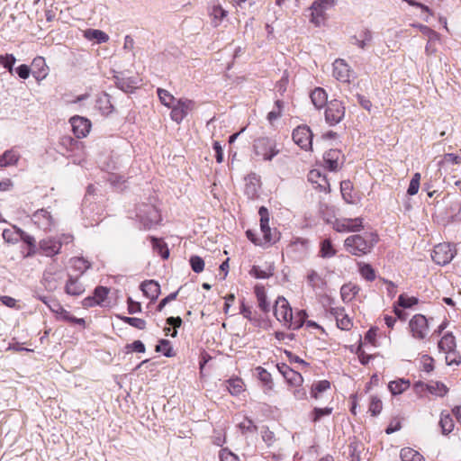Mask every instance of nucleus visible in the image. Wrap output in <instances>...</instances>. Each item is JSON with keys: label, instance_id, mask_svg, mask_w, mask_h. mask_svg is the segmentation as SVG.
Wrapping results in <instances>:
<instances>
[{"label": "nucleus", "instance_id": "1", "mask_svg": "<svg viewBox=\"0 0 461 461\" xmlns=\"http://www.w3.org/2000/svg\"><path fill=\"white\" fill-rule=\"evenodd\" d=\"M377 241L378 236L375 233L364 232L348 236L344 240V247L346 251L351 255L361 257L370 253Z\"/></svg>", "mask_w": 461, "mask_h": 461}, {"label": "nucleus", "instance_id": "2", "mask_svg": "<svg viewBox=\"0 0 461 461\" xmlns=\"http://www.w3.org/2000/svg\"><path fill=\"white\" fill-rule=\"evenodd\" d=\"M136 217L144 229L152 228L161 220L158 210L149 203H142L139 205L136 211Z\"/></svg>", "mask_w": 461, "mask_h": 461}, {"label": "nucleus", "instance_id": "3", "mask_svg": "<svg viewBox=\"0 0 461 461\" xmlns=\"http://www.w3.org/2000/svg\"><path fill=\"white\" fill-rule=\"evenodd\" d=\"M32 221L37 228L43 231H51L57 225V219L52 215L50 208H42L34 212Z\"/></svg>", "mask_w": 461, "mask_h": 461}, {"label": "nucleus", "instance_id": "4", "mask_svg": "<svg viewBox=\"0 0 461 461\" xmlns=\"http://www.w3.org/2000/svg\"><path fill=\"white\" fill-rule=\"evenodd\" d=\"M336 0H314L310 6L311 23L315 26H321L326 19V11L335 5Z\"/></svg>", "mask_w": 461, "mask_h": 461}, {"label": "nucleus", "instance_id": "5", "mask_svg": "<svg viewBox=\"0 0 461 461\" xmlns=\"http://www.w3.org/2000/svg\"><path fill=\"white\" fill-rule=\"evenodd\" d=\"M254 149L258 156H261L264 160L267 161L272 160L279 152V150L276 149V141L267 137L256 140Z\"/></svg>", "mask_w": 461, "mask_h": 461}, {"label": "nucleus", "instance_id": "6", "mask_svg": "<svg viewBox=\"0 0 461 461\" xmlns=\"http://www.w3.org/2000/svg\"><path fill=\"white\" fill-rule=\"evenodd\" d=\"M456 249L449 243H440L435 246L431 258L433 261L440 266L448 264L455 257Z\"/></svg>", "mask_w": 461, "mask_h": 461}, {"label": "nucleus", "instance_id": "7", "mask_svg": "<svg viewBox=\"0 0 461 461\" xmlns=\"http://www.w3.org/2000/svg\"><path fill=\"white\" fill-rule=\"evenodd\" d=\"M345 116V106L337 99L327 104L325 110V120L330 125L339 123Z\"/></svg>", "mask_w": 461, "mask_h": 461}, {"label": "nucleus", "instance_id": "8", "mask_svg": "<svg viewBox=\"0 0 461 461\" xmlns=\"http://www.w3.org/2000/svg\"><path fill=\"white\" fill-rule=\"evenodd\" d=\"M409 329L414 339H424L429 332L428 319L422 314H415L409 321Z\"/></svg>", "mask_w": 461, "mask_h": 461}, {"label": "nucleus", "instance_id": "9", "mask_svg": "<svg viewBox=\"0 0 461 461\" xmlns=\"http://www.w3.org/2000/svg\"><path fill=\"white\" fill-rule=\"evenodd\" d=\"M260 216V230L263 234L264 243H275L278 239L276 230H272L269 227V215L266 207L262 206L258 211Z\"/></svg>", "mask_w": 461, "mask_h": 461}, {"label": "nucleus", "instance_id": "10", "mask_svg": "<svg viewBox=\"0 0 461 461\" xmlns=\"http://www.w3.org/2000/svg\"><path fill=\"white\" fill-rule=\"evenodd\" d=\"M363 227L361 218H341L336 219L333 222V229L337 232H355L359 231Z\"/></svg>", "mask_w": 461, "mask_h": 461}, {"label": "nucleus", "instance_id": "11", "mask_svg": "<svg viewBox=\"0 0 461 461\" xmlns=\"http://www.w3.org/2000/svg\"><path fill=\"white\" fill-rule=\"evenodd\" d=\"M293 140L303 149L308 150L312 148V133L308 126H298L293 131Z\"/></svg>", "mask_w": 461, "mask_h": 461}, {"label": "nucleus", "instance_id": "12", "mask_svg": "<svg viewBox=\"0 0 461 461\" xmlns=\"http://www.w3.org/2000/svg\"><path fill=\"white\" fill-rule=\"evenodd\" d=\"M274 314L279 321H283L285 324H288L289 321L293 319V311L289 305L287 300L279 296L274 306Z\"/></svg>", "mask_w": 461, "mask_h": 461}, {"label": "nucleus", "instance_id": "13", "mask_svg": "<svg viewBox=\"0 0 461 461\" xmlns=\"http://www.w3.org/2000/svg\"><path fill=\"white\" fill-rule=\"evenodd\" d=\"M192 107L193 102L191 100L178 99L176 103L171 107V119L174 122L180 123L186 117Z\"/></svg>", "mask_w": 461, "mask_h": 461}, {"label": "nucleus", "instance_id": "14", "mask_svg": "<svg viewBox=\"0 0 461 461\" xmlns=\"http://www.w3.org/2000/svg\"><path fill=\"white\" fill-rule=\"evenodd\" d=\"M69 122L72 127V131L78 139L85 138L90 131L91 122L78 115L70 118Z\"/></svg>", "mask_w": 461, "mask_h": 461}, {"label": "nucleus", "instance_id": "15", "mask_svg": "<svg viewBox=\"0 0 461 461\" xmlns=\"http://www.w3.org/2000/svg\"><path fill=\"white\" fill-rule=\"evenodd\" d=\"M333 76L340 82L349 83L353 71L344 59H338L333 63Z\"/></svg>", "mask_w": 461, "mask_h": 461}, {"label": "nucleus", "instance_id": "16", "mask_svg": "<svg viewBox=\"0 0 461 461\" xmlns=\"http://www.w3.org/2000/svg\"><path fill=\"white\" fill-rule=\"evenodd\" d=\"M40 250L46 257H53L59 253L61 249V241L54 238H46L39 243Z\"/></svg>", "mask_w": 461, "mask_h": 461}, {"label": "nucleus", "instance_id": "17", "mask_svg": "<svg viewBox=\"0 0 461 461\" xmlns=\"http://www.w3.org/2000/svg\"><path fill=\"white\" fill-rule=\"evenodd\" d=\"M341 152L337 149H331L324 153L323 160L325 167L330 171H336L339 167Z\"/></svg>", "mask_w": 461, "mask_h": 461}, {"label": "nucleus", "instance_id": "18", "mask_svg": "<svg viewBox=\"0 0 461 461\" xmlns=\"http://www.w3.org/2000/svg\"><path fill=\"white\" fill-rule=\"evenodd\" d=\"M32 76L37 81L43 80L48 76V67L45 59L42 57H36L33 59L32 63Z\"/></svg>", "mask_w": 461, "mask_h": 461}, {"label": "nucleus", "instance_id": "19", "mask_svg": "<svg viewBox=\"0 0 461 461\" xmlns=\"http://www.w3.org/2000/svg\"><path fill=\"white\" fill-rule=\"evenodd\" d=\"M373 35L372 32L368 29L361 31L357 35H354L350 38V43L356 45L361 50H366L372 41Z\"/></svg>", "mask_w": 461, "mask_h": 461}, {"label": "nucleus", "instance_id": "20", "mask_svg": "<svg viewBox=\"0 0 461 461\" xmlns=\"http://www.w3.org/2000/svg\"><path fill=\"white\" fill-rule=\"evenodd\" d=\"M140 289L144 295L151 301H155L160 294V285L155 280H146L141 283Z\"/></svg>", "mask_w": 461, "mask_h": 461}, {"label": "nucleus", "instance_id": "21", "mask_svg": "<svg viewBox=\"0 0 461 461\" xmlns=\"http://www.w3.org/2000/svg\"><path fill=\"white\" fill-rule=\"evenodd\" d=\"M306 281L308 285L312 287L313 290L323 291L327 285V282L324 279V277H322L313 269L308 271V274L306 276Z\"/></svg>", "mask_w": 461, "mask_h": 461}, {"label": "nucleus", "instance_id": "22", "mask_svg": "<svg viewBox=\"0 0 461 461\" xmlns=\"http://www.w3.org/2000/svg\"><path fill=\"white\" fill-rule=\"evenodd\" d=\"M65 292L69 295L79 296L85 292V286L78 278L69 276L65 285Z\"/></svg>", "mask_w": 461, "mask_h": 461}, {"label": "nucleus", "instance_id": "23", "mask_svg": "<svg viewBox=\"0 0 461 461\" xmlns=\"http://www.w3.org/2000/svg\"><path fill=\"white\" fill-rule=\"evenodd\" d=\"M20 158V154L14 149L5 150L0 156V167H7L17 164Z\"/></svg>", "mask_w": 461, "mask_h": 461}, {"label": "nucleus", "instance_id": "24", "mask_svg": "<svg viewBox=\"0 0 461 461\" xmlns=\"http://www.w3.org/2000/svg\"><path fill=\"white\" fill-rule=\"evenodd\" d=\"M61 277L51 272L43 274L42 284L47 291H55L60 284Z\"/></svg>", "mask_w": 461, "mask_h": 461}, {"label": "nucleus", "instance_id": "25", "mask_svg": "<svg viewBox=\"0 0 461 461\" xmlns=\"http://www.w3.org/2000/svg\"><path fill=\"white\" fill-rule=\"evenodd\" d=\"M84 36L88 41H95L96 43H105L109 41L107 33L97 29H87L84 32Z\"/></svg>", "mask_w": 461, "mask_h": 461}, {"label": "nucleus", "instance_id": "26", "mask_svg": "<svg viewBox=\"0 0 461 461\" xmlns=\"http://www.w3.org/2000/svg\"><path fill=\"white\" fill-rule=\"evenodd\" d=\"M246 181L247 182H246L244 192L249 198L253 199L256 196H258V188H259L258 179L257 176L254 174V175L249 176V177L246 178Z\"/></svg>", "mask_w": 461, "mask_h": 461}, {"label": "nucleus", "instance_id": "27", "mask_svg": "<svg viewBox=\"0 0 461 461\" xmlns=\"http://www.w3.org/2000/svg\"><path fill=\"white\" fill-rule=\"evenodd\" d=\"M115 84L118 88L123 92H131L137 87V80L134 77H124L122 76H115Z\"/></svg>", "mask_w": 461, "mask_h": 461}, {"label": "nucleus", "instance_id": "28", "mask_svg": "<svg viewBox=\"0 0 461 461\" xmlns=\"http://www.w3.org/2000/svg\"><path fill=\"white\" fill-rule=\"evenodd\" d=\"M438 348L445 353L454 351L456 348V339L451 332L446 333L438 341Z\"/></svg>", "mask_w": 461, "mask_h": 461}, {"label": "nucleus", "instance_id": "29", "mask_svg": "<svg viewBox=\"0 0 461 461\" xmlns=\"http://www.w3.org/2000/svg\"><path fill=\"white\" fill-rule=\"evenodd\" d=\"M310 97H311V100H312L313 105L317 109H321V107H323L325 104H328L327 103V94L324 91V89H322L321 87L315 88L311 93Z\"/></svg>", "mask_w": 461, "mask_h": 461}, {"label": "nucleus", "instance_id": "30", "mask_svg": "<svg viewBox=\"0 0 461 461\" xmlns=\"http://www.w3.org/2000/svg\"><path fill=\"white\" fill-rule=\"evenodd\" d=\"M256 371L259 381L265 387V392L271 391L274 385L271 374L261 366L257 367Z\"/></svg>", "mask_w": 461, "mask_h": 461}, {"label": "nucleus", "instance_id": "31", "mask_svg": "<svg viewBox=\"0 0 461 461\" xmlns=\"http://www.w3.org/2000/svg\"><path fill=\"white\" fill-rule=\"evenodd\" d=\"M343 312V309H336L334 312L337 325L341 330H348L352 327V321L348 315L344 314Z\"/></svg>", "mask_w": 461, "mask_h": 461}, {"label": "nucleus", "instance_id": "32", "mask_svg": "<svg viewBox=\"0 0 461 461\" xmlns=\"http://www.w3.org/2000/svg\"><path fill=\"white\" fill-rule=\"evenodd\" d=\"M400 456L402 461H425L421 454L411 447H403Z\"/></svg>", "mask_w": 461, "mask_h": 461}, {"label": "nucleus", "instance_id": "33", "mask_svg": "<svg viewBox=\"0 0 461 461\" xmlns=\"http://www.w3.org/2000/svg\"><path fill=\"white\" fill-rule=\"evenodd\" d=\"M410 386V382L404 379L392 381L388 384V389L393 395L401 394Z\"/></svg>", "mask_w": 461, "mask_h": 461}, {"label": "nucleus", "instance_id": "34", "mask_svg": "<svg viewBox=\"0 0 461 461\" xmlns=\"http://www.w3.org/2000/svg\"><path fill=\"white\" fill-rule=\"evenodd\" d=\"M359 288L352 284L343 285L340 288V295L344 302L351 301L358 293Z\"/></svg>", "mask_w": 461, "mask_h": 461}, {"label": "nucleus", "instance_id": "35", "mask_svg": "<svg viewBox=\"0 0 461 461\" xmlns=\"http://www.w3.org/2000/svg\"><path fill=\"white\" fill-rule=\"evenodd\" d=\"M439 425L443 434L450 433L454 429V420L450 413L441 412Z\"/></svg>", "mask_w": 461, "mask_h": 461}, {"label": "nucleus", "instance_id": "36", "mask_svg": "<svg viewBox=\"0 0 461 461\" xmlns=\"http://www.w3.org/2000/svg\"><path fill=\"white\" fill-rule=\"evenodd\" d=\"M149 239L153 249L157 251L163 258H167L169 256V250L167 247V244L162 240L156 237H150Z\"/></svg>", "mask_w": 461, "mask_h": 461}, {"label": "nucleus", "instance_id": "37", "mask_svg": "<svg viewBox=\"0 0 461 461\" xmlns=\"http://www.w3.org/2000/svg\"><path fill=\"white\" fill-rule=\"evenodd\" d=\"M70 262L72 267L79 272L80 275L91 267V263L83 257L73 258Z\"/></svg>", "mask_w": 461, "mask_h": 461}, {"label": "nucleus", "instance_id": "38", "mask_svg": "<svg viewBox=\"0 0 461 461\" xmlns=\"http://www.w3.org/2000/svg\"><path fill=\"white\" fill-rule=\"evenodd\" d=\"M255 294L258 302V307L264 312H267L270 310V305L267 302V294L263 287L256 286Z\"/></svg>", "mask_w": 461, "mask_h": 461}, {"label": "nucleus", "instance_id": "39", "mask_svg": "<svg viewBox=\"0 0 461 461\" xmlns=\"http://www.w3.org/2000/svg\"><path fill=\"white\" fill-rule=\"evenodd\" d=\"M336 255V250L333 248L331 240L326 239L321 243L320 257L323 258H330Z\"/></svg>", "mask_w": 461, "mask_h": 461}, {"label": "nucleus", "instance_id": "40", "mask_svg": "<svg viewBox=\"0 0 461 461\" xmlns=\"http://www.w3.org/2000/svg\"><path fill=\"white\" fill-rule=\"evenodd\" d=\"M166 322L167 325L173 326L175 329H174L173 332L170 333V330H171L170 327L164 328L165 335H167V336L170 335L173 338L176 337V335H177L176 328H179L182 325V319L180 317H172L171 316L166 320Z\"/></svg>", "mask_w": 461, "mask_h": 461}, {"label": "nucleus", "instance_id": "41", "mask_svg": "<svg viewBox=\"0 0 461 461\" xmlns=\"http://www.w3.org/2000/svg\"><path fill=\"white\" fill-rule=\"evenodd\" d=\"M157 92L160 102L168 108H171L177 101L168 91L165 89L158 88Z\"/></svg>", "mask_w": 461, "mask_h": 461}, {"label": "nucleus", "instance_id": "42", "mask_svg": "<svg viewBox=\"0 0 461 461\" xmlns=\"http://www.w3.org/2000/svg\"><path fill=\"white\" fill-rule=\"evenodd\" d=\"M306 317H307V313L305 311H303V310L299 311L296 313V315L295 316L293 315V319L291 321H289V322H288L289 328L292 330L300 329L303 325Z\"/></svg>", "mask_w": 461, "mask_h": 461}, {"label": "nucleus", "instance_id": "43", "mask_svg": "<svg viewBox=\"0 0 461 461\" xmlns=\"http://www.w3.org/2000/svg\"><path fill=\"white\" fill-rule=\"evenodd\" d=\"M107 180L110 182L111 185L114 187L116 190L122 191L125 188L126 179L122 175L111 173Z\"/></svg>", "mask_w": 461, "mask_h": 461}, {"label": "nucleus", "instance_id": "44", "mask_svg": "<svg viewBox=\"0 0 461 461\" xmlns=\"http://www.w3.org/2000/svg\"><path fill=\"white\" fill-rule=\"evenodd\" d=\"M412 26L419 29L420 32L423 35L428 37V40H429V41H439V38H440L439 34L437 32H435L434 30L430 29L429 27L420 24V23L413 24Z\"/></svg>", "mask_w": 461, "mask_h": 461}, {"label": "nucleus", "instance_id": "45", "mask_svg": "<svg viewBox=\"0 0 461 461\" xmlns=\"http://www.w3.org/2000/svg\"><path fill=\"white\" fill-rule=\"evenodd\" d=\"M156 351L162 353L167 357L174 356L171 343L166 339H159L158 344L156 346Z\"/></svg>", "mask_w": 461, "mask_h": 461}, {"label": "nucleus", "instance_id": "46", "mask_svg": "<svg viewBox=\"0 0 461 461\" xmlns=\"http://www.w3.org/2000/svg\"><path fill=\"white\" fill-rule=\"evenodd\" d=\"M19 228H14V230L11 229H5L3 230L2 236L3 239L7 242L11 244H15L20 240V231Z\"/></svg>", "mask_w": 461, "mask_h": 461}, {"label": "nucleus", "instance_id": "47", "mask_svg": "<svg viewBox=\"0 0 461 461\" xmlns=\"http://www.w3.org/2000/svg\"><path fill=\"white\" fill-rule=\"evenodd\" d=\"M119 318L126 324H129L131 327H134L138 330L146 329L147 322L143 319L136 318V317H127V316H119Z\"/></svg>", "mask_w": 461, "mask_h": 461}, {"label": "nucleus", "instance_id": "48", "mask_svg": "<svg viewBox=\"0 0 461 461\" xmlns=\"http://www.w3.org/2000/svg\"><path fill=\"white\" fill-rule=\"evenodd\" d=\"M20 231V240H22L24 243L29 246L28 256H31L36 252L37 247L34 237L26 233L23 230H19Z\"/></svg>", "mask_w": 461, "mask_h": 461}, {"label": "nucleus", "instance_id": "49", "mask_svg": "<svg viewBox=\"0 0 461 461\" xmlns=\"http://www.w3.org/2000/svg\"><path fill=\"white\" fill-rule=\"evenodd\" d=\"M417 303L418 299L416 297H409L406 294H400V296L398 297V301L394 304L403 309H409Z\"/></svg>", "mask_w": 461, "mask_h": 461}, {"label": "nucleus", "instance_id": "50", "mask_svg": "<svg viewBox=\"0 0 461 461\" xmlns=\"http://www.w3.org/2000/svg\"><path fill=\"white\" fill-rule=\"evenodd\" d=\"M330 387V383L328 380H321L312 384L311 390L312 397L318 399L319 393L325 392Z\"/></svg>", "mask_w": 461, "mask_h": 461}, {"label": "nucleus", "instance_id": "51", "mask_svg": "<svg viewBox=\"0 0 461 461\" xmlns=\"http://www.w3.org/2000/svg\"><path fill=\"white\" fill-rule=\"evenodd\" d=\"M351 189H352V185H351L350 181H342L341 182V184H340L341 194H342L343 199L348 203H354V202H355L354 197L351 194Z\"/></svg>", "mask_w": 461, "mask_h": 461}, {"label": "nucleus", "instance_id": "52", "mask_svg": "<svg viewBox=\"0 0 461 461\" xmlns=\"http://www.w3.org/2000/svg\"><path fill=\"white\" fill-rule=\"evenodd\" d=\"M227 388L230 394L239 395L243 391V382L240 378L230 379Z\"/></svg>", "mask_w": 461, "mask_h": 461}, {"label": "nucleus", "instance_id": "53", "mask_svg": "<svg viewBox=\"0 0 461 461\" xmlns=\"http://www.w3.org/2000/svg\"><path fill=\"white\" fill-rule=\"evenodd\" d=\"M308 178L310 181L317 183L321 187H324L325 185H328L325 175H322L318 169L311 170Z\"/></svg>", "mask_w": 461, "mask_h": 461}, {"label": "nucleus", "instance_id": "54", "mask_svg": "<svg viewBox=\"0 0 461 461\" xmlns=\"http://www.w3.org/2000/svg\"><path fill=\"white\" fill-rule=\"evenodd\" d=\"M39 299L53 312L59 313L62 310L61 304L55 299L47 296H39Z\"/></svg>", "mask_w": 461, "mask_h": 461}, {"label": "nucleus", "instance_id": "55", "mask_svg": "<svg viewBox=\"0 0 461 461\" xmlns=\"http://www.w3.org/2000/svg\"><path fill=\"white\" fill-rule=\"evenodd\" d=\"M16 62V59L13 54L0 55V66H3L10 73L13 72L14 65Z\"/></svg>", "mask_w": 461, "mask_h": 461}, {"label": "nucleus", "instance_id": "56", "mask_svg": "<svg viewBox=\"0 0 461 461\" xmlns=\"http://www.w3.org/2000/svg\"><path fill=\"white\" fill-rule=\"evenodd\" d=\"M285 379L287 381L288 384L294 386L301 385V384L303 381L302 375L299 372L294 371V369L288 372V375H285Z\"/></svg>", "mask_w": 461, "mask_h": 461}, {"label": "nucleus", "instance_id": "57", "mask_svg": "<svg viewBox=\"0 0 461 461\" xmlns=\"http://www.w3.org/2000/svg\"><path fill=\"white\" fill-rule=\"evenodd\" d=\"M332 408H330V407H325V408H318V407H315L313 410H312V420L313 422H317L319 421L323 416H328L330 414H331L332 412Z\"/></svg>", "mask_w": 461, "mask_h": 461}, {"label": "nucleus", "instance_id": "58", "mask_svg": "<svg viewBox=\"0 0 461 461\" xmlns=\"http://www.w3.org/2000/svg\"><path fill=\"white\" fill-rule=\"evenodd\" d=\"M108 294L109 289L107 287L99 285L95 288L93 296L100 305L104 302Z\"/></svg>", "mask_w": 461, "mask_h": 461}, {"label": "nucleus", "instance_id": "59", "mask_svg": "<svg viewBox=\"0 0 461 461\" xmlns=\"http://www.w3.org/2000/svg\"><path fill=\"white\" fill-rule=\"evenodd\" d=\"M190 265L192 267V270L194 273H201L203 271L204 268V261L203 259L199 256H192L190 258Z\"/></svg>", "mask_w": 461, "mask_h": 461}, {"label": "nucleus", "instance_id": "60", "mask_svg": "<svg viewBox=\"0 0 461 461\" xmlns=\"http://www.w3.org/2000/svg\"><path fill=\"white\" fill-rule=\"evenodd\" d=\"M361 276L367 281H373L375 278V270L369 264H363L359 267Z\"/></svg>", "mask_w": 461, "mask_h": 461}, {"label": "nucleus", "instance_id": "61", "mask_svg": "<svg viewBox=\"0 0 461 461\" xmlns=\"http://www.w3.org/2000/svg\"><path fill=\"white\" fill-rule=\"evenodd\" d=\"M239 428L242 433L257 431V426L254 424L253 420L249 418H244V420L239 423Z\"/></svg>", "mask_w": 461, "mask_h": 461}, {"label": "nucleus", "instance_id": "62", "mask_svg": "<svg viewBox=\"0 0 461 461\" xmlns=\"http://www.w3.org/2000/svg\"><path fill=\"white\" fill-rule=\"evenodd\" d=\"M382 406H383L382 401L378 397H376V396L371 397L370 404H369V411L372 413L373 416H376L381 412Z\"/></svg>", "mask_w": 461, "mask_h": 461}, {"label": "nucleus", "instance_id": "63", "mask_svg": "<svg viewBox=\"0 0 461 461\" xmlns=\"http://www.w3.org/2000/svg\"><path fill=\"white\" fill-rule=\"evenodd\" d=\"M275 109H273L271 112L267 114V120L272 122L273 121L276 120L281 116L282 109L284 106V104L280 100H276L275 103Z\"/></svg>", "mask_w": 461, "mask_h": 461}, {"label": "nucleus", "instance_id": "64", "mask_svg": "<svg viewBox=\"0 0 461 461\" xmlns=\"http://www.w3.org/2000/svg\"><path fill=\"white\" fill-rule=\"evenodd\" d=\"M429 393H435L438 396H444L447 393V388L441 383H436L435 384L427 385Z\"/></svg>", "mask_w": 461, "mask_h": 461}]
</instances>
